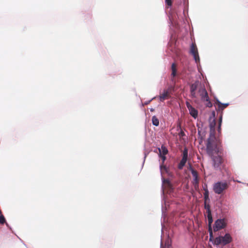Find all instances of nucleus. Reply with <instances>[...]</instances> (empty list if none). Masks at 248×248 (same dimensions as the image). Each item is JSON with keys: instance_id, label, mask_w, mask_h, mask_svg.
Wrapping results in <instances>:
<instances>
[{"instance_id": "dca6fc26", "label": "nucleus", "mask_w": 248, "mask_h": 248, "mask_svg": "<svg viewBox=\"0 0 248 248\" xmlns=\"http://www.w3.org/2000/svg\"><path fill=\"white\" fill-rule=\"evenodd\" d=\"M152 124L153 125L157 126L159 125V121L158 118L155 116H153L152 117Z\"/></svg>"}, {"instance_id": "4be33fe9", "label": "nucleus", "mask_w": 248, "mask_h": 248, "mask_svg": "<svg viewBox=\"0 0 248 248\" xmlns=\"http://www.w3.org/2000/svg\"><path fill=\"white\" fill-rule=\"evenodd\" d=\"M207 217L208 219L209 223L211 224L213 221L211 213H210V215H209V214H207Z\"/></svg>"}, {"instance_id": "2eb2a0df", "label": "nucleus", "mask_w": 248, "mask_h": 248, "mask_svg": "<svg viewBox=\"0 0 248 248\" xmlns=\"http://www.w3.org/2000/svg\"><path fill=\"white\" fill-rule=\"evenodd\" d=\"M216 104L218 105L219 108L222 110L224 109L229 105V103H222L218 100H216Z\"/></svg>"}, {"instance_id": "f3484780", "label": "nucleus", "mask_w": 248, "mask_h": 248, "mask_svg": "<svg viewBox=\"0 0 248 248\" xmlns=\"http://www.w3.org/2000/svg\"><path fill=\"white\" fill-rule=\"evenodd\" d=\"M159 150L160 152V155H165L168 153V152L167 149L163 146H161V149H159Z\"/></svg>"}, {"instance_id": "c756f323", "label": "nucleus", "mask_w": 248, "mask_h": 248, "mask_svg": "<svg viewBox=\"0 0 248 248\" xmlns=\"http://www.w3.org/2000/svg\"><path fill=\"white\" fill-rule=\"evenodd\" d=\"M237 182H238V183H240V182L239 181V180L237 181Z\"/></svg>"}, {"instance_id": "a878e982", "label": "nucleus", "mask_w": 248, "mask_h": 248, "mask_svg": "<svg viewBox=\"0 0 248 248\" xmlns=\"http://www.w3.org/2000/svg\"><path fill=\"white\" fill-rule=\"evenodd\" d=\"M155 98V97H153L152 99H151L150 100L148 101H147V102H145L143 105H148L149 103H150V102L153 99H154Z\"/></svg>"}, {"instance_id": "ddd939ff", "label": "nucleus", "mask_w": 248, "mask_h": 248, "mask_svg": "<svg viewBox=\"0 0 248 248\" xmlns=\"http://www.w3.org/2000/svg\"><path fill=\"white\" fill-rule=\"evenodd\" d=\"M171 80L173 82H175L174 78L176 76L177 74V69L176 67V65L174 63H173L171 64Z\"/></svg>"}, {"instance_id": "f257e3e1", "label": "nucleus", "mask_w": 248, "mask_h": 248, "mask_svg": "<svg viewBox=\"0 0 248 248\" xmlns=\"http://www.w3.org/2000/svg\"><path fill=\"white\" fill-rule=\"evenodd\" d=\"M206 150L208 154L211 157L213 165L216 170L220 169L222 158L220 155L221 148L219 141L214 135H211L208 139L206 144Z\"/></svg>"}, {"instance_id": "393cba45", "label": "nucleus", "mask_w": 248, "mask_h": 248, "mask_svg": "<svg viewBox=\"0 0 248 248\" xmlns=\"http://www.w3.org/2000/svg\"><path fill=\"white\" fill-rule=\"evenodd\" d=\"M165 155H160V158H161V159L162 160V162H164V161L166 159V157L165 156Z\"/></svg>"}, {"instance_id": "39448f33", "label": "nucleus", "mask_w": 248, "mask_h": 248, "mask_svg": "<svg viewBox=\"0 0 248 248\" xmlns=\"http://www.w3.org/2000/svg\"><path fill=\"white\" fill-rule=\"evenodd\" d=\"M162 190L163 194L165 192L170 193L172 191V185L167 179H162Z\"/></svg>"}, {"instance_id": "bb28decb", "label": "nucleus", "mask_w": 248, "mask_h": 248, "mask_svg": "<svg viewBox=\"0 0 248 248\" xmlns=\"http://www.w3.org/2000/svg\"><path fill=\"white\" fill-rule=\"evenodd\" d=\"M160 167L161 171H162V168H163V166H162V165H160Z\"/></svg>"}, {"instance_id": "0eeeda50", "label": "nucleus", "mask_w": 248, "mask_h": 248, "mask_svg": "<svg viewBox=\"0 0 248 248\" xmlns=\"http://www.w3.org/2000/svg\"><path fill=\"white\" fill-rule=\"evenodd\" d=\"M189 169L191 170L192 176H193V185L194 188L197 189L199 186V177L197 172L193 169L191 166L189 165Z\"/></svg>"}, {"instance_id": "20e7f679", "label": "nucleus", "mask_w": 248, "mask_h": 248, "mask_svg": "<svg viewBox=\"0 0 248 248\" xmlns=\"http://www.w3.org/2000/svg\"><path fill=\"white\" fill-rule=\"evenodd\" d=\"M228 187L227 183L225 182H218L213 185V190L217 194H221Z\"/></svg>"}, {"instance_id": "412c9836", "label": "nucleus", "mask_w": 248, "mask_h": 248, "mask_svg": "<svg viewBox=\"0 0 248 248\" xmlns=\"http://www.w3.org/2000/svg\"><path fill=\"white\" fill-rule=\"evenodd\" d=\"M5 222V219L4 216L2 215H0V223L3 224Z\"/></svg>"}, {"instance_id": "5701e85b", "label": "nucleus", "mask_w": 248, "mask_h": 248, "mask_svg": "<svg viewBox=\"0 0 248 248\" xmlns=\"http://www.w3.org/2000/svg\"><path fill=\"white\" fill-rule=\"evenodd\" d=\"M166 201H165V206H164L163 205H162V213L164 214L165 211L167 209V206H166Z\"/></svg>"}, {"instance_id": "9b49d317", "label": "nucleus", "mask_w": 248, "mask_h": 248, "mask_svg": "<svg viewBox=\"0 0 248 248\" xmlns=\"http://www.w3.org/2000/svg\"><path fill=\"white\" fill-rule=\"evenodd\" d=\"M186 106L190 114L195 119L198 116V111L194 108L188 102H186Z\"/></svg>"}, {"instance_id": "9d476101", "label": "nucleus", "mask_w": 248, "mask_h": 248, "mask_svg": "<svg viewBox=\"0 0 248 248\" xmlns=\"http://www.w3.org/2000/svg\"><path fill=\"white\" fill-rule=\"evenodd\" d=\"M187 156L188 151L187 149L185 148L183 152V158L178 165V168L179 169H182L185 165L187 160Z\"/></svg>"}, {"instance_id": "7ed1b4c3", "label": "nucleus", "mask_w": 248, "mask_h": 248, "mask_svg": "<svg viewBox=\"0 0 248 248\" xmlns=\"http://www.w3.org/2000/svg\"><path fill=\"white\" fill-rule=\"evenodd\" d=\"M232 241V237L230 234L226 233L224 236H219L215 238L214 244L216 245H225L230 243Z\"/></svg>"}, {"instance_id": "1a4fd4ad", "label": "nucleus", "mask_w": 248, "mask_h": 248, "mask_svg": "<svg viewBox=\"0 0 248 248\" xmlns=\"http://www.w3.org/2000/svg\"><path fill=\"white\" fill-rule=\"evenodd\" d=\"M200 85V82L199 81H196L194 83L192 84L190 86V95L191 97L193 98H195L197 97V95L196 93V90L198 88L199 86Z\"/></svg>"}, {"instance_id": "4468645a", "label": "nucleus", "mask_w": 248, "mask_h": 248, "mask_svg": "<svg viewBox=\"0 0 248 248\" xmlns=\"http://www.w3.org/2000/svg\"><path fill=\"white\" fill-rule=\"evenodd\" d=\"M215 125H216V121L214 119L212 122H210V136H211V135H214L215 137V134H214ZM210 137H209V138H210Z\"/></svg>"}, {"instance_id": "c85d7f7f", "label": "nucleus", "mask_w": 248, "mask_h": 248, "mask_svg": "<svg viewBox=\"0 0 248 248\" xmlns=\"http://www.w3.org/2000/svg\"><path fill=\"white\" fill-rule=\"evenodd\" d=\"M146 156V155L145 154V156H144V158H145Z\"/></svg>"}, {"instance_id": "cd10ccee", "label": "nucleus", "mask_w": 248, "mask_h": 248, "mask_svg": "<svg viewBox=\"0 0 248 248\" xmlns=\"http://www.w3.org/2000/svg\"><path fill=\"white\" fill-rule=\"evenodd\" d=\"M212 232H211V233H210V237H212Z\"/></svg>"}, {"instance_id": "6ab92c4d", "label": "nucleus", "mask_w": 248, "mask_h": 248, "mask_svg": "<svg viewBox=\"0 0 248 248\" xmlns=\"http://www.w3.org/2000/svg\"><path fill=\"white\" fill-rule=\"evenodd\" d=\"M204 190L205 192L204 193V198L205 202H206L207 200H209V192L207 188H204Z\"/></svg>"}, {"instance_id": "aec40b11", "label": "nucleus", "mask_w": 248, "mask_h": 248, "mask_svg": "<svg viewBox=\"0 0 248 248\" xmlns=\"http://www.w3.org/2000/svg\"><path fill=\"white\" fill-rule=\"evenodd\" d=\"M222 121V116L221 115L219 117V124H218V131H219L220 130Z\"/></svg>"}, {"instance_id": "6e6552de", "label": "nucleus", "mask_w": 248, "mask_h": 248, "mask_svg": "<svg viewBox=\"0 0 248 248\" xmlns=\"http://www.w3.org/2000/svg\"><path fill=\"white\" fill-rule=\"evenodd\" d=\"M226 226V222L224 219H218L215 223L214 226V231H217L219 230L224 228Z\"/></svg>"}, {"instance_id": "a211bd4d", "label": "nucleus", "mask_w": 248, "mask_h": 248, "mask_svg": "<svg viewBox=\"0 0 248 248\" xmlns=\"http://www.w3.org/2000/svg\"><path fill=\"white\" fill-rule=\"evenodd\" d=\"M204 208L206 210L207 214L210 215V213H211L210 206L209 204H207L206 202H204Z\"/></svg>"}, {"instance_id": "f03ea898", "label": "nucleus", "mask_w": 248, "mask_h": 248, "mask_svg": "<svg viewBox=\"0 0 248 248\" xmlns=\"http://www.w3.org/2000/svg\"><path fill=\"white\" fill-rule=\"evenodd\" d=\"M198 93L201 97L202 101L207 102L206 106L208 107H211L212 104L209 100L208 93L203 86H201L198 89Z\"/></svg>"}, {"instance_id": "423d86ee", "label": "nucleus", "mask_w": 248, "mask_h": 248, "mask_svg": "<svg viewBox=\"0 0 248 248\" xmlns=\"http://www.w3.org/2000/svg\"><path fill=\"white\" fill-rule=\"evenodd\" d=\"M190 53L193 56L194 59L196 63H198L200 62V57L198 51V49L195 44H192L190 46Z\"/></svg>"}, {"instance_id": "f8f14e48", "label": "nucleus", "mask_w": 248, "mask_h": 248, "mask_svg": "<svg viewBox=\"0 0 248 248\" xmlns=\"http://www.w3.org/2000/svg\"><path fill=\"white\" fill-rule=\"evenodd\" d=\"M170 91L169 89L164 90L163 93H160L159 96L160 101L163 102L165 99L169 97Z\"/></svg>"}, {"instance_id": "b1692460", "label": "nucleus", "mask_w": 248, "mask_h": 248, "mask_svg": "<svg viewBox=\"0 0 248 248\" xmlns=\"http://www.w3.org/2000/svg\"><path fill=\"white\" fill-rule=\"evenodd\" d=\"M165 2L169 6L171 5V0H165Z\"/></svg>"}]
</instances>
